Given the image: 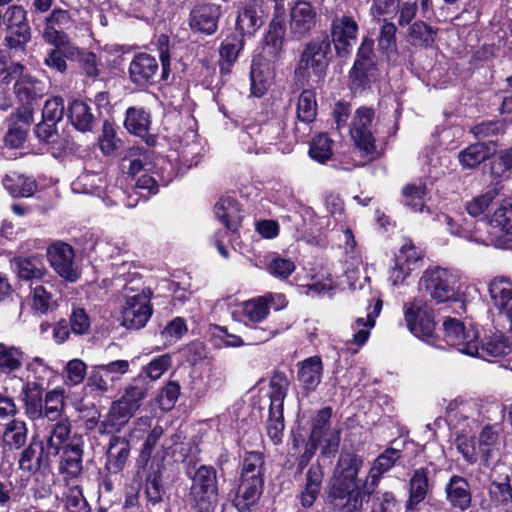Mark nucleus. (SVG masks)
I'll list each match as a JSON object with an SVG mask.
<instances>
[{
	"label": "nucleus",
	"instance_id": "nucleus-20",
	"mask_svg": "<svg viewBox=\"0 0 512 512\" xmlns=\"http://www.w3.org/2000/svg\"><path fill=\"white\" fill-rule=\"evenodd\" d=\"M431 485L428 468L420 467L413 471L409 480V497L406 510L413 511L426 498Z\"/></svg>",
	"mask_w": 512,
	"mask_h": 512
},
{
	"label": "nucleus",
	"instance_id": "nucleus-42",
	"mask_svg": "<svg viewBox=\"0 0 512 512\" xmlns=\"http://www.w3.org/2000/svg\"><path fill=\"white\" fill-rule=\"evenodd\" d=\"M190 492H217L216 470L211 466H200L192 477Z\"/></svg>",
	"mask_w": 512,
	"mask_h": 512
},
{
	"label": "nucleus",
	"instance_id": "nucleus-35",
	"mask_svg": "<svg viewBox=\"0 0 512 512\" xmlns=\"http://www.w3.org/2000/svg\"><path fill=\"white\" fill-rule=\"evenodd\" d=\"M24 355L21 347L0 343V371L10 375L20 370L24 363Z\"/></svg>",
	"mask_w": 512,
	"mask_h": 512
},
{
	"label": "nucleus",
	"instance_id": "nucleus-23",
	"mask_svg": "<svg viewBox=\"0 0 512 512\" xmlns=\"http://www.w3.org/2000/svg\"><path fill=\"white\" fill-rule=\"evenodd\" d=\"M130 453V444L128 440L119 436H113L110 438L108 451H107V462L106 468L110 473L120 472L128 460Z\"/></svg>",
	"mask_w": 512,
	"mask_h": 512
},
{
	"label": "nucleus",
	"instance_id": "nucleus-19",
	"mask_svg": "<svg viewBox=\"0 0 512 512\" xmlns=\"http://www.w3.org/2000/svg\"><path fill=\"white\" fill-rule=\"evenodd\" d=\"M316 10L308 2H298L290 12L291 31L302 37L308 33L316 24Z\"/></svg>",
	"mask_w": 512,
	"mask_h": 512
},
{
	"label": "nucleus",
	"instance_id": "nucleus-36",
	"mask_svg": "<svg viewBox=\"0 0 512 512\" xmlns=\"http://www.w3.org/2000/svg\"><path fill=\"white\" fill-rule=\"evenodd\" d=\"M323 476V468L319 464L312 465L307 471L305 490L301 494V504L304 507L312 506L317 499Z\"/></svg>",
	"mask_w": 512,
	"mask_h": 512
},
{
	"label": "nucleus",
	"instance_id": "nucleus-52",
	"mask_svg": "<svg viewBox=\"0 0 512 512\" xmlns=\"http://www.w3.org/2000/svg\"><path fill=\"white\" fill-rule=\"evenodd\" d=\"M489 225L512 234V199L503 200L489 219Z\"/></svg>",
	"mask_w": 512,
	"mask_h": 512
},
{
	"label": "nucleus",
	"instance_id": "nucleus-12",
	"mask_svg": "<svg viewBox=\"0 0 512 512\" xmlns=\"http://www.w3.org/2000/svg\"><path fill=\"white\" fill-rule=\"evenodd\" d=\"M70 434L71 424L68 418L65 417L64 419L58 420L57 423L53 425L46 445L39 441L40 454L37 458L38 463L44 459V455L45 457L58 455L60 450L62 448L64 449L67 443H69Z\"/></svg>",
	"mask_w": 512,
	"mask_h": 512
},
{
	"label": "nucleus",
	"instance_id": "nucleus-26",
	"mask_svg": "<svg viewBox=\"0 0 512 512\" xmlns=\"http://www.w3.org/2000/svg\"><path fill=\"white\" fill-rule=\"evenodd\" d=\"M446 498L450 504L461 510H466L471 504V494L467 480L454 475L445 487Z\"/></svg>",
	"mask_w": 512,
	"mask_h": 512
},
{
	"label": "nucleus",
	"instance_id": "nucleus-38",
	"mask_svg": "<svg viewBox=\"0 0 512 512\" xmlns=\"http://www.w3.org/2000/svg\"><path fill=\"white\" fill-rule=\"evenodd\" d=\"M400 457L401 452L399 450L388 448L374 460L368 474V480H370L373 487L378 484L380 477L389 471Z\"/></svg>",
	"mask_w": 512,
	"mask_h": 512
},
{
	"label": "nucleus",
	"instance_id": "nucleus-56",
	"mask_svg": "<svg viewBox=\"0 0 512 512\" xmlns=\"http://www.w3.org/2000/svg\"><path fill=\"white\" fill-rule=\"evenodd\" d=\"M240 478H264V457L260 452L244 456Z\"/></svg>",
	"mask_w": 512,
	"mask_h": 512
},
{
	"label": "nucleus",
	"instance_id": "nucleus-13",
	"mask_svg": "<svg viewBox=\"0 0 512 512\" xmlns=\"http://www.w3.org/2000/svg\"><path fill=\"white\" fill-rule=\"evenodd\" d=\"M373 40L364 39L358 49L357 58L351 70L350 78L359 86L364 85L375 69Z\"/></svg>",
	"mask_w": 512,
	"mask_h": 512
},
{
	"label": "nucleus",
	"instance_id": "nucleus-62",
	"mask_svg": "<svg viewBox=\"0 0 512 512\" xmlns=\"http://www.w3.org/2000/svg\"><path fill=\"white\" fill-rule=\"evenodd\" d=\"M455 445L458 452L468 464L476 463L478 452L472 436L460 433L455 439Z\"/></svg>",
	"mask_w": 512,
	"mask_h": 512
},
{
	"label": "nucleus",
	"instance_id": "nucleus-48",
	"mask_svg": "<svg viewBox=\"0 0 512 512\" xmlns=\"http://www.w3.org/2000/svg\"><path fill=\"white\" fill-rule=\"evenodd\" d=\"M362 464L363 461L360 457L351 453H343L339 457L333 476H339V478L350 481H357V475Z\"/></svg>",
	"mask_w": 512,
	"mask_h": 512
},
{
	"label": "nucleus",
	"instance_id": "nucleus-18",
	"mask_svg": "<svg viewBox=\"0 0 512 512\" xmlns=\"http://www.w3.org/2000/svg\"><path fill=\"white\" fill-rule=\"evenodd\" d=\"M12 265L17 276L22 280L28 281L29 284H34L36 281H42L47 275L44 263L37 255L14 258Z\"/></svg>",
	"mask_w": 512,
	"mask_h": 512
},
{
	"label": "nucleus",
	"instance_id": "nucleus-40",
	"mask_svg": "<svg viewBox=\"0 0 512 512\" xmlns=\"http://www.w3.org/2000/svg\"><path fill=\"white\" fill-rule=\"evenodd\" d=\"M124 125L130 133L143 137L150 127V115L143 108L130 107L126 111Z\"/></svg>",
	"mask_w": 512,
	"mask_h": 512
},
{
	"label": "nucleus",
	"instance_id": "nucleus-5",
	"mask_svg": "<svg viewBox=\"0 0 512 512\" xmlns=\"http://www.w3.org/2000/svg\"><path fill=\"white\" fill-rule=\"evenodd\" d=\"M376 123L374 109L361 106L356 109L349 130L354 145L365 155L371 157H374L376 153Z\"/></svg>",
	"mask_w": 512,
	"mask_h": 512
},
{
	"label": "nucleus",
	"instance_id": "nucleus-29",
	"mask_svg": "<svg viewBox=\"0 0 512 512\" xmlns=\"http://www.w3.org/2000/svg\"><path fill=\"white\" fill-rule=\"evenodd\" d=\"M66 406V394L63 388L56 387L48 391L43 398V418L58 421L63 418Z\"/></svg>",
	"mask_w": 512,
	"mask_h": 512
},
{
	"label": "nucleus",
	"instance_id": "nucleus-54",
	"mask_svg": "<svg viewBox=\"0 0 512 512\" xmlns=\"http://www.w3.org/2000/svg\"><path fill=\"white\" fill-rule=\"evenodd\" d=\"M317 114L316 94L313 90H304L298 99L297 117L304 123L312 122Z\"/></svg>",
	"mask_w": 512,
	"mask_h": 512
},
{
	"label": "nucleus",
	"instance_id": "nucleus-34",
	"mask_svg": "<svg viewBox=\"0 0 512 512\" xmlns=\"http://www.w3.org/2000/svg\"><path fill=\"white\" fill-rule=\"evenodd\" d=\"M52 288L53 285L45 279L29 284L32 306L36 312L44 314L54 305Z\"/></svg>",
	"mask_w": 512,
	"mask_h": 512
},
{
	"label": "nucleus",
	"instance_id": "nucleus-25",
	"mask_svg": "<svg viewBox=\"0 0 512 512\" xmlns=\"http://www.w3.org/2000/svg\"><path fill=\"white\" fill-rule=\"evenodd\" d=\"M298 380L307 391H313L320 384L323 365L320 357L312 356L298 364Z\"/></svg>",
	"mask_w": 512,
	"mask_h": 512
},
{
	"label": "nucleus",
	"instance_id": "nucleus-14",
	"mask_svg": "<svg viewBox=\"0 0 512 512\" xmlns=\"http://www.w3.org/2000/svg\"><path fill=\"white\" fill-rule=\"evenodd\" d=\"M157 71V60L147 53H139L134 56L129 66L130 79L139 86L150 84Z\"/></svg>",
	"mask_w": 512,
	"mask_h": 512
},
{
	"label": "nucleus",
	"instance_id": "nucleus-30",
	"mask_svg": "<svg viewBox=\"0 0 512 512\" xmlns=\"http://www.w3.org/2000/svg\"><path fill=\"white\" fill-rule=\"evenodd\" d=\"M68 118L71 124L81 132L91 131L95 121L91 107L81 100H74L69 105Z\"/></svg>",
	"mask_w": 512,
	"mask_h": 512
},
{
	"label": "nucleus",
	"instance_id": "nucleus-53",
	"mask_svg": "<svg viewBox=\"0 0 512 512\" xmlns=\"http://www.w3.org/2000/svg\"><path fill=\"white\" fill-rule=\"evenodd\" d=\"M333 152V140L326 133H319L310 143L309 155L319 163L329 160Z\"/></svg>",
	"mask_w": 512,
	"mask_h": 512
},
{
	"label": "nucleus",
	"instance_id": "nucleus-32",
	"mask_svg": "<svg viewBox=\"0 0 512 512\" xmlns=\"http://www.w3.org/2000/svg\"><path fill=\"white\" fill-rule=\"evenodd\" d=\"M272 71L266 62L253 61L251 65L250 80L251 93L256 97L265 94L272 83Z\"/></svg>",
	"mask_w": 512,
	"mask_h": 512
},
{
	"label": "nucleus",
	"instance_id": "nucleus-31",
	"mask_svg": "<svg viewBox=\"0 0 512 512\" xmlns=\"http://www.w3.org/2000/svg\"><path fill=\"white\" fill-rule=\"evenodd\" d=\"M243 46L244 40L242 35H229L224 39L219 50L222 73L230 72V68L237 61Z\"/></svg>",
	"mask_w": 512,
	"mask_h": 512
},
{
	"label": "nucleus",
	"instance_id": "nucleus-46",
	"mask_svg": "<svg viewBox=\"0 0 512 512\" xmlns=\"http://www.w3.org/2000/svg\"><path fill=\"white\" fill-rule=\"evenodd\" d=\"M289 380L282 372H275L270 380V409L278 412L283 410V402L287 395Z\"/></svg>",
	"mask_w": 512,
	"mask_h": 512
},
{
	"label": "nucleus",
	"instance_id": "nucleus-7",
	"mask_svg": "<svg viewBox=\"0 0 512 512\" xmlns=\"http://www.w3.org/2000/svg\"><path fill=\"white\" fill-rule=\"evenodd\" d=\"M365 493L357 481L333 476L330 481L329 498L335 506L345 512H360Z\"/></svg>",
	"mask_w": 512,
	"mask_h": 512
},
{
	"label": "nucleus",
	"instance_id": "nucleus-15",
	"mask_svg": "<svg viewBox=\"0 0 512 512\" xmlns=\"http://www.w3.org/2000/svg\"><path fill=\"white\" fill-rule=\"evenodd\" d=\"M43 387L37 382H23L20 398L30 420L43 419Z\"/></svg>",
	"mask_w": 512,
	"mask_h": 512
},
{
	"label": "nucleus",
	"instance_id": "nucleus-6",
	"mask_svg": "<svg viewBox=\"0 0 512 512\" xmlns=\"http://www.w3.org/2000/svg\"><path fill=\"white\" fill-rule=\"evenodd\" d=\"M443 331L447 344L456 347L463 354L478 356L479 334L475 327H466L461 321L448 317L443 321Z\"/></svg>",
	"mask_w": 512,
	"mask_h": 512
},
{
	"label": "nucleus",
	"instance_id": "nucleus-24",
	"mask_svg": "<svg viewBox=\"0 0 512 512\" xmlns=\"http://www.w3.org/2000/svg\"><path fill=\"white\" fill-rule=\"evenodd\" d=\"M496 152L494 142H479L469 145L458 154V160L463 168L471 169L485 161L490 155Z\"/></svg>",
	"mask_w": 512,
	"mask_h": 512
},
{
	"label": "nucleus",
	"instance_id": "nucleus-8",
	"mask_svg": "<svg viewBox=\"0 0 512 512\" xmlns=\"http://www.w3.org/2000/svg\"><path fill=\"white\" fill-rule=\"evenodd\" d=\"M74 257L73 248L64 242H55L47 248V258L50 265L59 276L69 282H75L79 277Z\"/></svg>",
	"mask_w": 512,
	"mask_h": 512
},
{
	"label": "nucleus",
	"instance_id": "nucleus-37",
	"mask_svg": "<svg viewBox=\"0 0 512 512\" xmlns=\"http://www.w3.org/2000/svg\"><path fill=\"white\" fill-rule=\"evenodd\" d=\"M33 114V104H22V106L18 108L16 118L21 124L16 128H10L6 136L7 142L12 146L16 147L24 141L26 128L33 122Z\"/></svg>",
	"mask_w": 512,
	"mask_h": 512
},
{
	"label": "nucleus",
	"instance_id": "nucleus-51",
	"mask_svg": "<svg viewBox=\"0 0 512 512\" xmlns=\"http://www.w3.org/2000/svg\"><path fill=\"white\" fill-rule=\"evenodd\" d=\"M436 30L422 21L414 22L408 30V39L413 46L429 47L434 43Z\"/></svg>",
	"mask_w": 512,
	"mask_h": 512
},
{
	"label": "nucleus",
	"instance_id": "nucleus-45",
	"mask_svg": "<svg viewBox=\"0 0 512 512\" xmlns=\"http://www.w3.org/2000/svg\"><path fill=\"white\" fill-rule=\"evenodd\" d=\"M26 423L19 419H13L5 424L2 439L5 445L10 448H21L27 440Z\"/></svg>",
	"mask_w": 512,
	"mask_h": 512
},
{
	"label": "nucleus",
	"instance_id": "nucleus-16",
	"mask_svg": "<svg viewBox=\"0 0 512 512\" xmlns=\"http://www.w3.org/2000/svg\"><path fill=\"white\" fill-rule=\"evenodd\" d=\"M493 306L505 315L512 324V284L503 278L493 279L489 284Z\"/></svg>",
	"mask_w": 512,
	"mask_h": 512
},
{
	"label": "nucleus",
	"instance_id": "nucleus-11",
	"mask_svg": "<svg viewBox=\"0 0 512 512\" xmlns=\"http://www.w3.org/2000/svg\"><path fill=\"white\" fill-rule=\"evenodd\" d=\"M264 478H239L234 505L239 512H251L262 495Z\"/></svg>",
	"mask_w": 512,
	"mask_h": 512
},
{
	"label": "nucleus",
	"instance_id": "nucleus-44",
	"mask_svg": "<svg viewBox=\"0 0 512 512\" xmlns=\"http://www.w3.org/2000/svg\"><path fill=\"white\" fill-rule=\"evenodd\" d=\"M491 506L497 512H508L512 507V487L509 482L492 483L490 486Z\"/></svg>",
	"mask_w": 512,
	"mask_h": 512
},
{
	"label": "nucleus",
	"instance_id": "nucleus-55",
	"mask_svg": "<svg viewBox=\"0 0 512 512\" xmlns=\"http://www.w3.org/2000/svg\"><path fill=\"white\" fill-rule=\"evenodd\" d=\"M137 410L122 402L114 401L108 413V420L115 430H120L132 418Z\"/></svg>",
	"mask_w": 512,
	"mask_h": 512
},
{
	"label": "nucleus",
	"instance_id": "nucleus-57",
	"mask_svg": "<svg viewBox=\"0 0 512 512\" xmlns=\"http://www.w3.org/2000/svg\"><path fill=\"white\" fill-rule=\"evenodd\" d=\"M422 258V250L417 248L411 240H406L395 259L414 271L420 267Z\"/></svg>",
	"mask_w": 512,
	"mask_h": 512
},
{
	"label": "nucleus",
	"instance_id": "nucleus-28",
	"mask_svg": "<svg viewBox=\"0 0 512 512\" xmlns=\"http://www.w3.org/2000/svg\"><path fill=\"white\" fill-rule=\"evenodd\" d=\"M162 460H152L149 473L146 477V498L151 505L159 504L162 501L164 489L162 486Z\"/></svg>",
	"mask_w": 512,
	"mask_h": 512
},
{
	"label": "nucleus",
	"instance_id": "nucleus-47",
	"mask_svg": "<svg viewBox=\"0 0 512 512\" xmlns=\"http://www.w3.org/2000/svg\"><path fill=\"white\" fill-rule=\"evenodd\" d=\"M3 185L13 197H30L36 190L35 181L24 175L6 176Z\"/></svg>",
	"mask_w": 512,
	"mask_h": 512
},
{
	"label": "nucleus",
	"instance_id": "nucleus-49",
	"mask_svg": "<svg viewBox=\"0 0 512 512\" xmlns=\"http://www.w3.org/2000/svg\"><path fill=\"white\" fill-rule=\"evenodd\" d=\"M27 378L25 382H37L43 387V382L53 375V369L41 357L35 356L29 359L25 364Z\"/></svg>",
	"mask_w": 512,
	"mask_h": 512
},
{
	"label": "nucleus",
	"instance_id": "nucleus-22",
	"mask_svg": "<svg viewBox=\"0 0 512 512\" xmlns=\"http://www.w3.org/2000/svg\"><path fill=\"white\" fill-rule=\"evenodd\" d=\"M14 92L22 104H34L45 95L46 85L31 75L25 76L15 82Z\"/></svg>",
	"mask_w": 512,
	"mask_h": 512
},
{
	"label": "nucleus",
	"instance_id": "nucleus-59",
	"mask_svg": "<svg viewBox=\"0 0 512 512\" xmlns=\"http://www.w3.org/2000/svg\"><path fill=\"white\" fill-rule=\"evenodd\" d=\"M31 31L29 26H20V28L6 29L4 39L5 45L12 50H23L30 41Z\"/></svg>",
	"mask_w": 512,
	"mask_h": 512
},
{
	"label": "nucleus",
	"instance_id": "nucleus-21",
	"mask_svg": "<svg viewBox=\"0 0 512 512\" xmlns=\"http://www.w3.org/2000/svg\"><path fill=\"white\" fill-rule=\"evenodd\" d=\"M285 32V19L273 18L263 42V53L267 60L276 59L282 51Z\"/></svg>",
	"mask_w": 512,
	"mask_h": 512
},
{
	"label": "nucleus",
	"instance_id": "nucleus-63",
	"mask_svg": "<svg viewBox=\"0 0 512 512\" xmlns=\"http://www.w3.org/2000/svg\"><path fill=\"white\" fill-rule=\"evenodd\" d=\"M396 26L392 22H385L378 36V47L386 54L396 52Z\"/></svg>",
	"mask_w": 512,
	"mask_h": 512
},
{
	"label": "nucleus",
	"instance_id": "nucleus-10",
	"mask_svg": "<svg viewBox=\"0 0 512 512\" xmlns=\"http://www.w3.org/2000/svg\"><path fill=\"white\" fill-rule=\"evenodd\" d=\"M358 25L356 21L347 15L333 19L331 24V36L338 54L346 53L352 42L356 40Z\"/></svg>",
	"mask_w": 512,
	"mask_h": 512
},
{
	"label": "nucleus",
	"instance_id": "nucleus-3",
	"mask_svg": "<svg viewBox=\"0 0 512 512\" xmlns=\"http://www.w3.org/2000/svg\"><path fill=\"white\" fill-rule=\"evenodd\" d=\"M124 304L122 305V323L128 329H140L146 325L152 315L150 304L151 291L124 288Z\"/></svg>",
	"mask_w": 512,
	"mask_h": 512
},
{
	"label": "nucleus",
	"instance_id": "nucleus-17",
	"mask_svg": "<svg viewBox=\"0 0 512 512\" xmlns=\"http://www.w3.org/2000/svg\"><path fill=\"white\" fill-rule=\"evenodd\" d=\"M276 299L282 304L285 301L283 295L271 293L245 301L242 305L244 317L252 323L261 322L268 316L270 307Z\"/></svg>",
	"mask_w": 512,
	"mask_h": 512
},
{
	"label": "nucleus",
	"instance_id": "nucleus-41",
	"mask_svg": "<svg viewBox=\"0 0 512 512\" xmlns=\"http://www.w3.org/2000/svg\"><path fill=\"white\" fill-rule=\"evenodd\" d=\"M61 468L70 476L78 475L82 470V448L78 441H71L63 449Z\"/></svg>",
	"mask_w": 512,
	"mask_h": 512
},
{
	"label": "nucleus",
	"instance_id": "nucleus-43",
	"mask_svg": "<svg viewBox=\"0 0 512 512\" xmlns=\"http://www.w3.org/2000/svg\"><path fill=\"white\" fill-rule=\"evenodd\" d=\"M380 310L381 301H377L373 313H369L366 318L360 317L354 322L352 325L354 331L352 341L354 344L362 346L367 342L370 330L374 327L375 318L379 315Z\"/></svg>",
	"mask_w": 512,
	"mask_h": 512
},
{
	"label": "nucleus",
	"instance_id": "nucleus-60",
	"mask_svg": "<svg viewBox=\"0 0 512 512\" xmlns=\"http://www.w3.org/2000/svg\"><path fill=\"white\" fill-rule=\"evenodd\" d=\"M171 366V357L164 354L154 358L148 365L143 367L142 375L152 381L158 380Z\"/></svg>",
	"mask_w": 512,
	"mask_h": 512
},
{
	"label": "nucleus",
	"instance_id": "nucleus-64",
	"mask_svg": "<svg viewBox=\"0 0 512 512\" xmlns=\"http://www.w3.org/2000/svg\"><path fill=\"white\" fill-rule=\"evenodd\" d=\"M497 192L495 189H489L484 194L479 195L469 201L466 205V210L472 217L482 215L495 199Z\"/></svg>",
	"mask_w": 512,
	"mask_h": 512
},
{
	"label": "nucleus",
	"instance_id": "nucleus-33",
	"mask_svg": "<svg viewBox=\"0 0 512 512\" xmlns=\"http://www.w3.org/2000/svg\"><path fill=\"white\" fill-rule=\"evenodd\" d=\"M149 389V383L142 374H139L124 387L123 394L119 399L138 410L142 401L146 398Z\"/></svg>",
	"mask_w": 512,
	"mask_h": 512
},
{
	"label": "nucleus",
	"instance_id": "nucleus-1",
	"mask_svg": "<svg viewBox=\"0 0 512 512\" xmlns=\"http://www.w3.org/2000/svg\"><path fill=\"white\" fill-rule=\"evenodd\" d=\"M458 281V274L452 270L442 267L428 268L419 280V289L429 295L436 303L457 301L459 296Z\"/></svg>",
	"mask_w": 512,
	"mask_h": 512
},
{
	"label": "nucleus",
	"instance_id": "nucleus-39",
	"mask_svg": "<svg viewBox=\"0 0 512 512\" xmlns=\"http://www.w3.org/2000/svg\"><path fill=\"white\" fill-rule=\"evenodd\" d=\"M263 11L256 4H249L238 14L236 26L241 34H252L263 24Z\"/></svg>",
	"mask_w": 512,
	"mask_h": 512
},
{
	"label": "nucleus",
	"instance_id": "nucleus-9",
	"mask_svg": "<svg viewBox=\"0 0 512 512\" xmlns=\"http://www.w3.org/2000/svg\"><path fill=\"white\" fill-rule=\"evenodd\" d=\"M220 16L221 7L219 5L198 4L191 10L189 25L194 31L210 35L217 30Z\"/></svg>",
	"mask_w": 512,
	"mask_h": 512
},
{
	"label": "nucleus",
	"instance_id": "nucleus-50",
	"mask_svg": "<svg viewBox=\"0 0 512 512\" xmlns=\"http://www.w3.org/2000/svg\"><path fill=\"white\" fill-rule=\"evenodd\" d=\"M481 351V354L478 352V355L483 358L486 356L503 357L510 353L511 343L503 334L495 333L483 342Z\"/></svg>",
	"mask_w": 512,
	"mask_h": 512
},
{
	"label": "nucleus",
	"instance_id": "nucleus-61",
	"mask_svg": "<svg viewBox=\"0 0 512 512\" xmlns=\"http://www.w3.org/2000/svg\"><path fill=\"white\" fill-rule=\"evenodd\" d=\"M192 506L196 512H214L218 503L217 492H190Z\"/></svg>",
	"mask_w": 512,
	"mask_h": 512
},
{
	"label": "nucleus",
	"instance_id": "nucleus-4",
	"mask_svg": "<svg viewBox=\"0 0 512 512\" xmlns=\"http://www.w3.org/2000/svg\"><path fill=\"white\" fill-rule=\"evenodd\" d=\"M330 42L327 38L315 39L307 43L301 53L297 72L306 79L322 80L329 65Z\"/></svg>",
	"mask_w": 512,
	"mask_h": 512
},
{
	"label": "nucleus",
	"instance_id": "nucleus-2",
	"mask_svg": "<svg viewBox=\"0 0 512 512\" xmlns=\"http://www.w3.org/2000/svg\"><path fill=\"white\" fill-rule=\"evenodd\" d=\"M404 320L409 331L429 344H436V323L434 311L421 299H413L404 304Z\"/></svg>",
	"mask_w": 512,
	"mask_h": 512
},
{
	"label": "nucleus",
	"instance_id": "nucleus-58",
	"mask_svg": "<svg viewBox=\"0 0 512 512\" xmlns=\"http://www.w3.org/2000/svg\"><path fill=\"white\" fill-rule=\"evenodd\" d=\"M403 196L405 197L406 205L411 207L414 212H424L426 209L425 185L408 184L403 188Z\"/></svg>",
	"mask_w": 512,
	"mask_h": 512
},
{
	"label": "nucleus",
	"instance_id": "nucleus-27",
	"mask_svg": "<svg viewBox=\"0 0 512 512\" xmlns=\"http://www.w3.org/2000/svg\"><path fill=\"white\" fill-rule=\"evenodd\" d=\"M215 216L230 231H236L241 222V213L235 199L226 197L220 199L214 207Z\"/></svg>",
	"mask_w": 512,
	"mask_h": 512
}]
</instances>
